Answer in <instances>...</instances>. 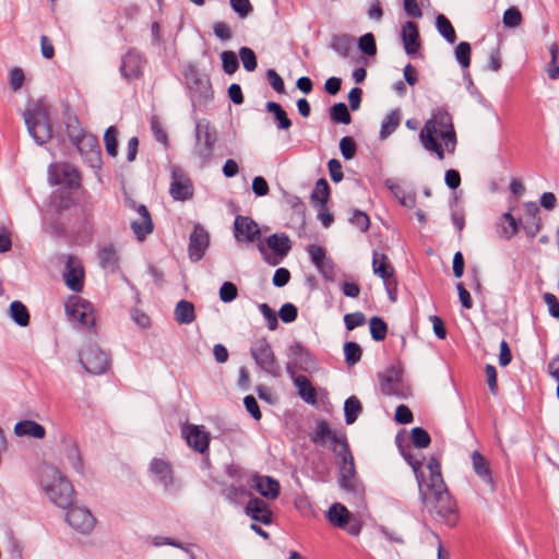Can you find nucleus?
<instances>
[{
	"label": "nucleus",
	"mask_w": 559,
	"mask_h": 559,
	"mask_svg": "<svg viewBox=\"0 0 559 559\" xmlns=\"http://www.w3.org/2000/svg\"><path fill=\"white\" fill-rule=\"evenodd\" d=\"M419 140L424 148L433 152L439 159L444 158V151L453 153L456 135L451 116L443 110L435 112L421 129Z\"/></svg>",
	"instance_id": "obj_1"
},
{
	"label": "nucleus",
	"mask_w": 559,
	"mask_h": 559,
	"mask_svg": "<svg viewBox=\"0 0 559 559\" xmlns=\"http://www.w3.org/2000/svg\"><path fill=\"white\" fill-rule=\"evenodd\" d=\"M418 490L421 502L433 519L449 526H454L457 523V506L447 485L428 488L420 486Z\"/></svg>",
	"instance_id": "obj_2"
},
{
	"label": "nucleus",
	"mask_w": 559,
	"mask_h": 559,
	"mask_svg": "<svg viewBox=\"0 0 559 559\" xmlns=\"http://www.w3.org/2000/svg\"><path fill=\"white\" fill-rule=\"evenodd\" d=\"M44 489L56 506L68 508L74 500L72 484L53 466H46L41 475Z\"/></svg>",
	"instance_id": "obj_3"
},
{
	"label": "nucleus",
	"mask_w": 559,
	"mask_h": 559,
	"mask_svg": "<svg viewBox=\"0 0 559 559\" xmlns=\"http://www.w3.org/2000/svg\"><path fill=\"white\" fill-rule=\"evenodd\" d=\"M24 120L36 143L44 144L52 136L48 111L44 104L36 103L24 111Z\"/></svg>",
	"instance_id": "obj_4"
},
{
	"label": "nucleus",
	"mask_w": 559,
	"mask_h": 559,
	"mask_svg": "<svg viewBox=\"0 0 559 559\" xmlns=\"http://www.w3.org/2000/svg\"><path fill=\"white\" fill-rule=\"evenodd\" d=\"M257 247L263 260L274 266L287 255L292 242L285 234H274L267 237L265 241H259Z\"/></svg>",
	"instance_id": "obj_5"
},
{
	"label": "nucleus",
	"mask_w": 559,
	"mask_h": 559,
	"mask_svg": "<svg viewBox=\"0 0 559 559\" xmlns=\"http://www.w3.org/2000/svg\"><path fill=\"white\" fill-rule=\"evenodd\" d=\"M337 456L342 459L340 467V485L341 487L352 493L361 495L364 488L356 477L354 457L349 450L348 444H343Z\"/></svg>",
	"instance_id": "obj_6"
},
{
	"label": "nucleus",
	"mask_w": 559,
	"mask_h": 559,
	"mask_svg": "<svg viewBox=\"0 0 559 559\" xmlns=\"http://www.w3.org/2000/svg\"><path fill=\"white\" fill-rule=\"evenodd\" d=\"M326 518L332 525L346 531L352 536L360 534L362 527L360 520L342 503H333L326 512Z\"/></svg>",
	"instance_id": "obj_7"
},
{
	"label": "nucleus",
	"mask_w": 559,
	"mask_h": 559,
	"mask_svg": "<svg viewBox=\"0 0 559 559\" xmlns=\"http://www.w3.org/2000/svg\"><path fill=\"white\" fill-rule=\"evenodd\" d=\"M197 143L194 154L203 162H207L216 142V132L207 122L199 121L195 126Z\"/></svg>",
	"instance_id": "obj_8"
},
{
	"label": "nucleus",
	"mask_w": 559,
	"mask_h": 559,
	"mask_svg": "<svg viewBox=\"0 0 559 559\" xmlns=\"http://www.w3.org/2000/svg\"><path fill=\"white\" fill-rule=\"evenodd\" d=\"M372 270L376 275L384 281L390 299L395 301L396 283L393 278L394 269L390 263L389 258L384 253L374 251L372 257Z\"/></svg>",
	"instance_id": "obj_9"
},
{
	"label": "nucleus",
	"mask_w": 559,
	"mask_h": 559,
	"mask_svg": "<svg viewBox=\"0 0 559 559\" xmlns=\"http://www.w3.org/2000/svg\"><path fill=\"white\" fill-rule=\"evenodd\" d=\"M80 361L92 374H100L107 370L108 360L104 352L96 345H90L80 354Z\"/></svg>",
	"instance_id": "obj_10"
},
{
	"label": "nucleus",
	"mask_w": 559,
	"mask_h": 559,
	"mask_svg": "<svg viewBox=\"0 0 559 559\" xmlns=\"http://www.w3.org/2000/svg\"><path fill=\"white\" fill-rule=\"evenodd\" d=\"M251 355L263 370L271 374H277L278 365L274 353L265 338L259 340L252 345Z\"/></svg>",
	"instance_id": "obj_11"
},
{
	"label": "nucleus",
	"mask_w": 559,
	"mask_h": 559,
	"mask_svg": "<svg viewBox=\"0 0 559 559\" xmlns=\"http://www.w3.org/2000/svg\"><path fill=\"white\" fill-rule=\"evenodd\" d=\"M181 435L194 451L204 453L209 450L211 435L203 426L186 424L181 428Z\"/></svg>",
	"instance_id": "obj_12"
},
{
	"label": "nucleus",
	"mask_w": 559,
	"mask_h": 559,
	"mask_svg": "<svg viewBox=\"0 0 559 559\" xmlns=\"http://www.w3.org/2000/svg\"><path fill=\"white\" fill-rule=\"evenodd\" d=\"M234 237L238 242L260 241L261 230L252 218L237 215L234 222Z\"/></svg>",
	"instance_id": "obj_13"
},
{
	"label": "nucleus",
	"mask_w": 559,
	"mask_h": 559,
	"mask_svg": "<svg viewBox=\"0 0 559 559\" xmlns=\"http://www.w3.org/2000/svg\"><path fill=\"white\" fill-rule=\"evenodd\" d=\"M169 193L177 201H186L193 195V186L190 178L178 167L171 169Z\"/></svg>",
	"instance_id": "obj_14"
},
{
	"label": "nucleus",
	"mask_w": 559,
	"mask_h": 559,
	"mask_svg": "<svg viewBox=\"0 0 559 559\" xmlns=\"http://www.w3.org/2000/svg\"><path fill=\"white\" fill-rule=\"evenodd\" d=\"M50 179L55 185L76 187L80 185L79 170L69 164H53L49 167Z\"/></svg>",
	"instance_id": "obj_15"
},
{
	"label": "nucleus",
	"mask_w": 559,
	"mask_h": 559,
	"mask_svg": "<svg viewBox=\"0 0 559 559\" xmlns=\"http://www.w3.org/2000/svg\"><path fill=\"white\" fill-rule=\"evenodd\" d=\"M311 440L312 442L320 445L331 443L332 450L336 454H338L340 450H342L343 444H348L344 437L337 436L330 429L329 424L325 420L318 421Z\"/></svg>",
	"instance_id": "obj_16"
},
{
	"label": "nucleus",
	"mask_w": 559,
	"mask_h": 559,
	"mask_svg": "<svg viewBox=\"0 0 559 559\" xmlns=\"http://www.w3.org/2000/svg\"><path fill=\"white\" fill-rule=\"evenodd\" d=\"M145 62L144 57L140 52L129 50L122 58L120 72L128 81L140 79L143 75Z\"/></svg>",
	"instance_id": "obj_17"
},
{
	"label": "nucleus",
	"mask_w": 559,
	"mask_h": 559,
	"mask_svg": "<svg viewBox=\"0 0 559 559\" xmlns=\"http://www.w3.org/2000/svg\"><path fill=\"white\" fill-rule=\"evenodd\" d=\"M67 522L75 531L81 533H88L95 525V519L93 514L85 508L72 507L67 512Z\"/></svg>",
	"instance_id": "obj_18"
},
{
	"label": "nucleus",
	"mask_w": 559,
	"mask_h": 559,
	"mask_svg": "<svg viewBox=\"0 0 559 559\" xmlns=\"http://www.w3.org/2000/svg\"><path fill=\"white\" fill-rule=\"evenodd\" d=\"M209 243H210V237H209L207 231L199 225L194 226V228L190 235V238H189V248H188L189 257H190L191 261L197 262V261L201 260L209 247Z\"/></svg>",
	"instance_id": "obj_19"
},
{
	"label": "nucleus",
	"mask_w": 559,
	"mask_h": 559,
	"mask_svg": "<svg viewBox=\"0 0 559 559\" xmlns=\"http://www.w3.org/2000/svg\"><path fill=\"white\" fill-rule=\"evenodd\" d=\"M64 282L69 288L79 292L83 287L84 270L78 258L69 255L66 264Z\"/></svg>",
	"instance_id": "obj_20"
},
{
	"label": "nucleus",
	"mask_w": 559,
	"mask_h": 559,
	"mask_svg": "<svg viewBox=\"0 0 559 559\" xmlns=\"http://www.w3.org/2000/svg\"><path fill=\"white\" fill-rule=\"evenodd\" d=\"M73 144L78 147L81 154L86 153L90 155V160L93 166L100 163V147L96 136L84 132L78 139H74Z\"/></svg>",
	"instance_id": "obj_21"
},
{
	"label": "nucleus",
	"mask_w": 559,
	"mask_h": 559,
	"mask_svg": "<svg viewBox=\"0 0 559 559\" xmlns=\"http://www.w3.org/2000/svg\"><path fill=\"white\" fill-rule=\"evenodd\" d=\"M249 485L266 499L273 500L280 495V483L270 476L253 475Z\"/></svg>",
	"instance_id": "obj_22"
},
{
	"label": "nucleus",
	"mask_w": 559,
	"mask_h": 559,
	"mask_svg": "<svg viewBox=\"0 0 559 559\" xmlns=\"http://www.w3.org/2000/svg\"><path fill=\"white\" fill-rule=\"evenodd\" d=\"M150 471L165 488L174 485L175 474L169 461L165 459H153L150 464Z\"/></svg>",
	"instance_id": "obj_23"
},
{
	"label": "nucleus",
	"mask_w": 559,
	"mask_h": 559,
	"mask_svg": "<svg viewBox=\"0 0 559 559\" xmlns=\"http://www.w3.org/2000/svg\"><path fill=\"white\" fill-rule=\"evenodd\" d=\"M139 217L131 223V228L138 240H143L153 231V222L147 207L140 204L136 209Z\"/></svg>",
	"instance_id": "obj_24"
},
{
	"label": "nucleus",
	"mask_w": 559,
	"mask_h": 559,
	"mask_svg": "<svg viewBox=\"0 0 559 559\" xmlns=\"http://www.w3.org/2000/svg\"><path fill=\"white\" fill-rule=\"evenodd\" d=\"M471 457L475 473L488 486L489 492H493L495 481L491 476V469L488 460L478 451H474Z\"/></svg>",
	"instance_id": "obj_25"
},
{
	"label": "nucleus",
	"mask_w": 559,
	"mask_h": 559,
	"mask_svg": "<svg viewBox=\"0 0 559 559\" xmlns=\"http://www.w3.org/2000/svg\"><path fill=\"white\" fill-rule=\"evenodd\" d=\"M402 40L405 52L407 55H415L420 48L418 26L415 22L407 21L402 26Z\"/></svg>",
	"instance_id": "obj_26"
},
{
	"label": "nucleus",
	"mask_w": 559,
	"mask_h": 559,
	"mask_svg": "<svg viewBox=\"0 0 559 559\" xmlns=\"http://www.w3.org/2000/svg\"><path fill=\"white\" fill-rule=\"evenodd\" d=\"M246 513L257 522H261L266 525L272 522V512L269 509L267 503L260 498H252L249 500L246 507Z\"/></svg>",
	"instance_id": "obj_27"
},
{
	"label": "nucleus",
	"mask_w": 559,
	"mask_h": 559,
	"mask_svg": "<svg viewBox=\"0 0 559 559\" xmlns=\"http://www.w3.org/2000/svg\"><path fill=\"white\" fill-rule=\"evenodd\" d=\"M13 430L17 437L44 439L46 436L45 427L31 419L21 420L16 423Z\"/></svg>",
	"instance_id": "obj_28"
},
{
	"label": "nucleus",
	"mask_w": 559,
	"mask_h": 559,
	"mask_svg": "<svg viewBox=\"0 0 559 559\" xmlns=\"http://www.w3.org/2000/svg\"><path fill=\"white\" fill-rule=\"evenodd\" d=\"M401 372L394 368L389 369L381 376L380 389L385 395H395L400 392L401 388Z\"/></svg>",
	"instance_id": "obj_29"
},
{
	"label": "nucleus",
	"mask_w": 559,
	"mask_h": 559,
	"mask_svg": "<svg viewBox=\"0 0 559 559\" xmlns=\"http://www.w3.org/2000/svg\"><path fill=\"white\" fill-rule=\"evenodd\" d=\"M307 251L311 258L312 263L322 273L332 272V261L326 257V251L323 247L318 245H309Z\"/></svg>",
	"instance_id": "obj_30"
},
{
	"label": "nucleus",
	"mask_w": 559,
	"mask_h": 559,
	"mask_svg": "<svg viewBox=\"0 0 559 559\" xmlns=\"http://www.w3.org/2000/svg\"><path fill=\"white\" fill-rule=\"evenodd\" d=\"M64 308L67 314H93L95 311L91 301L78 295L70 296Z\"/></svg>",
	"instance_id": "obj_31"
},
{
	"label": "nucleus",
	"mask_w": 559,
	"mask_h": 559,
	"mask_svg": "<svg viewBox=\"0 0 559 559\" xmlns=\"http://www.w3.org/2000/svg\"><path fill=\"white\" fill-rule=\"evenodd\" d=\"M294 384L297 388L299 396L308 404H317V391L310 380L302 374L294 378Z\"/></svg>",
	"instance_id": "obj_32"
},
{
	"label": "nucleus",
	"mask_w": 559,
	"mask_h": 559,
	"mask_svg": "<svg viewBox=\"0 0 559 559\" xmlns=\"http://www.w3.org/2000/svg\"><path fill=\"white\" fill-rule=\"evenodd\" d=\"M330 198V186L325 179H319L316 183V187L311 193V200L312 202L318 205L319 207H322L324 210V206L326 205Z\"/></svg>",
	"instance_id": "obj_33"
},
{
	"label": "nucleus",
	"mask_w": 559,
	"mask_h": 559,
	"mask_svg": "<svg viewBox=\"0 0 559 559\" xmlns=\"http://www.w3.org/2000/svg\"><path fill=\"white\" fill-rule=\"evenodd\" d=\"M401 122V111L400 109L392 110L383 120L381 130H380V139L385 140L389 135H391Z\"/></svg>",
	"instance_id": "obj_34"
},
{
	"label": "nucleus",
	"mask_w": 559,
	"mask_h": 559,
	"mask_svg": "<svg viewBox=\"0 0 559 559\" xmlns=\"http://www.w3.org/2000/svg\"><path fill=\"white\" fill-rule=\"evenodd\" d=\"M265 107L269 112L274 115L278 129L288 130L292 127V120L287 117L286 111L278 103L267 102Z\"/></svg>",
	"instance_id": "obj_35"
},
{
	"label": "nucleus",
	"mask_w": 559,
	"mask_h": 559,
	"mask_svg": "<svg viewBox=\"0 0 559 559\" xmlns=\"http://www.w3.org/2000/svg\"><path fill=\"white\" fill-rule=\"evenodd\" d=\"M354 39L346 34L335 35L331 41V48L336 51L340 56L346 58L353 48Z\"/></svg>",
	"instance_id": "obj_36"
},
{
	"label": "nucleus",
	"mask_w": 559,
	"mask_h": 559,
	"mask_svg": "<svg viewBox=\"0 0 559 559\" xmlns=\"http://www.w3.org/2000/svg\"><path fill=\"white\" fill-rule=\"evenodd\" d=\"M99 263L104 269H116L118 266L119 258L114 246L108 245L102 248L98 252Z\"/></svg>",
	"instance_id": "obj_37"
},
{
	"label": "nucleus",
	"mask_w": 559,
	"mask_h": 559,
	"mask_svg": "<svg viewBox=\"0 0 559 559\" xmlns=\"http://www.w3.org/2000/svg\"><path fill=\"white\" fill-rule=\"evenodd\" d=\"M427 468L430 472L429 481L425 488L428 487H440L441 485H445L442 473H441V464L438 459L430 457L427 464Z\"/></svg>",
	"instance_id": "obj_38"
},
{
	"label": "nucleus",
	"mask_w": 559,
	"mask_h": 559,
	"mask_svg": "<svg viewBox=\"0 0 559 559\" xmlns=\"http://www.w3.org/2000/svg\"><path fill=\"white\" fill-rule=\"evenodd\" d=\"M362 407L360 401L352 395L344 403L345 421L352 425L356 421L358 415L361 413Z\"/></svg>",
	"instance_id": "obj_39"
},
{
	"label": "nucleus",
	"mask_w": 559,
	"mask_h": 559,
	"mask_svg": "<svg viewBox=\"0 0 559 559\" xmlns=\"http://www.w3.org/2000/svg\"><path fill=\"white\" fill-rule=\"evenodd\" d=\"M436 27L438 32L450 43L454 44L456 40V34L453 25L449 21V19L443 15L439 14L436 19Z\"/></svg>",
	"instance_id": "obj_40"
},
{
	"label": "nucleus",
	"mask_w": 559,
	"mask_h": 559,
	"mask_svg": "<svg viewBox=\"0 0 559 559\" xmlns=\"http://www.w3.org/2000/svg\"><path fill=\"white\" fill-rule=\"evenodd\" d=\"M519 230V225L516 219L512 216L510 212L503 214L501 217V228L500 234L501 237L506 239H511Z\"/></svg>",
	"instance_id": "obj_41"
},
{
	"label": "nucleus",
	"mask_w": 559,
	"mask_h": 559,
	"mask_svg": "<svg viewBox=\"0 0 559 559\" xmlns=\"http://www.w3.org/2000/svg\"><path fill=\"white\" fill-rule=\"evenodd\" d=\"M549 52H550V61L548 62L546 67V72L549 79L551 80H558L559 79V46L556 43H552L549 46Z\"/></svg>",
	"instance_id": "obj_42"
},
{
	"label": "nucleus",
	"mask_w": 559,
	"mask_h": 559,
	"mask_svg": "<svg viewBox=\"0 0 559 559\" xmlns=\"http://www.w3.org/2000/svg\"><path fill=\"white\" fill-rule=\"evenodd\" d=\"M105 148L108 155L116 157L118 155V130L116 127H109L104 134Z\"/></svg>",
	"instance_id": "obj_43"
},
{
	"label": "nucleus",
	"mask_w": 559,
	"mask_h": 559,
	"mask_svg": "<svg viewBox=\"0 0 559 559\" xmlns=\"http://www.w3.org/2000/svg\"><path fill=\"white\" fill-rule=\"evenodd\" d=\"M330 115L331 119L338 123L348 124L352 121V116L344 103L334 104L330 109Z\"/></svg>",
	"instance_id": "obj_44"
},
{
	"label": "nucleus",
	"mask_w": 559,
	"mask_h": 559,
	"mask_svg": "<svg viewBox=\"0 0 559 559\" xmlns=\"http://www.w3.org/2000/svg\"><path fill=\"white\" fill-rule=\"evenodd\" d=\"M370 333L374 341H383L386 336L388 325L380 317H371Z\"/></svg>",
	"instance_id": "obj_45"
},
{
	"label": "nucleus",
	"mask_w": 559,
	"mask_h": 559,
	"mask_svg": "<svg viewBox=\"0 0 559 559\" xmlns=\"http://www.w3.org/2000/svg\"><path fill=\"white\" fill-rule=\"evenodd\" d=\"M344 354L346 364L354 366L361 359V347L355 342H347L344 344Z\"/></svg>",
	"instance_id": "obj_46"
},
{
	"label": "nucleus",
	"mask_w": 559,
	"mask_h": 559,
	"mask_svg": "<svg viewBox=\"0 0 559 559\" xmlns=\"http://www.w3.org/2000/svg\"><path fill=\"white\" fill-rule=\"evenodd\" d=\"M72 326L79 332L94 333L95 317H71Z\"/></svg>",
	"instance_id": "obj_47"
},
{
	"label": "nucleus",
	"mask_w": 559,
	"mask_h": 559,
	"mask_svg": "<svg viewBox=\"0 0 559 559\" xmlns=\"http://www.w3.org/2000/svg\"><path fill=\"white\" fill-rule=\"evenodd\" d=\"M66 130L71 141L81 136L85 131L76 116L68 114L66 117Z\"/></svg>",
	"instance_id": "obj_48"
},
{
	"label": "nucleus",
	"mask_w": 559,
	"mask_h": 559,
	"mask_svg": "<svg viewBox=\"0 0 559 559\" xmlns=\"http://www.w3.org/2000/svg\"><path fill=\"white\" fill-rule=\"evenodd\" d=\"M412 442L416 448L426 449L430 444L429 433L421 427H415L411 432Z\"/></svg>",
	"instance_id": "obj_49"
},
{
	"label": "nucleus",
	"mask_w": 559,
	"mask_h": 559,
	"mask_svg": "<svg viewBox=\"0 0 559 559\" xmlns=\"http://www.w3.org/2000/svg\"><path fill=\"white\" fill-rule=\"evenodd\" d=\"M239 57L242 62L243 68L252 72L257 69V57L254 51L251 48L242 47L239 50Z\"/></svg>",
	"instance_id": "obj_50"
},
{
	"label": "nucleus",
	"mask_w": 559,
	"mask_h": 559,
	"mask_svg": "<svg viewBox=\"0 0 559 559\" xmlns=\"http://www.w3.org/2000/svg\"><path fill=\"white\" fill-rule=\"evenodd\" d=\"M455 57L463 68H468L471 64V45L467 41L460 43L455 48Z\"/></svg>",
	"instance_id": "obj_51"
},
{
	"label": "nucleus",
	"mask_w": 559,
	"mask_h": 559,
	"mask_svg": "<svg viewBox=\"0 0 559 559\" xmlns=\"http://www.w3.org/2000/svg\"><path fill=\"white\" fill-rule=\"evenodd\" d=\"M221 59L225 73L234 74L238 70L239 63L235 52L224 51L221 55Z\"/></svg>",
	"instance_id": "obj_52"
},
{
	"label": "nucleus",
	"mask_w": 559,
	"mask_h": 559,
	"mask_svg": "<svg viewBox=\"0 0 559 559\" xmlns=\"http://www.w3.org/2000/svg\"><path fill=\"white\" fill-rule=\"evenodd\" d=\"M359 49L368 56H374L377 52V45L374 37L371 33L362 35L358 40Z\"/></svg>",
	"instance_id": "obj_53"
},
{
	"label": "nucleus",
	"mask_w": 559,
	"mask_h": 559,
	"mask_svg": "<svg viewBox=\"0 0 559 559\" xmlns=\"http://www.w3.org/2000/svg\"><path fill=\"white\" fill-rule=\"evenodd\" d=\"M503 24L509 27H516L522 22V14L515 7L509 8L503 13Z\"/></svg>",
	"instance_id": "obj_54"
},
{
	"label": "nucleus",
	"mask_w": 559,
	"mask_h": 559,
	"mask_svg": "<svg viewBox=\"0 0 559 559\" xmlns=\"http://www.w3.org/2000/svg\"><path fill=\"white\" fill-rule=\"evenodd\" d=\"M151 129L154 134V138L159 143L167 145L168 144V135L166 131L164 130L159 119L157 116H153L151 118Z\"/></svg>",
	"instance_id": "obj_55"
},
{
	"label": "nucleus",
	"mask_w": 559,
	"mask_h": 559,
	"mask_svg": "<svg viewBox=\"0 0 559 559\" xmlns=\"http://www.w3.org/2000/svg\"><path fill=\"white\" fill-rule=\"evenodd\" d=\"M231 9L239 17H247L253 10L249 0H229Z\"/></svg>",
	"instance_id": "obj_56"
},
{
	"label": "nucleus",
	"mask_w": 559,
	"mask_h": 559,
	"mask_svg": "<svg viewBox=\"0 0 559 559\" xmlns=\"http://www.w3.org/2000/svg\"><path fill=\"white\" fill-rule=\"evenodd\" d=\"M349 222L358 227L361 231H367L370 225L369 216L365 212L358 210L353 212Z\"/></svg>",
	"instance_id": "obj_57"
},
{
	"label": "nucleus",
	"mask_w": 559,
	"mask_h": 559,
	"mask_svg": "<svg viewBox=\"0 0 559 559\" xmlns=\"http://www.w3.org/2000/svg\"><path fill=\"white\" fill-rule=\"evenodd\" d=\"M340 150L345 159H352L356 154V144L349 136H344L340 141Z\"/></svg>",
	"instance_id": "obj_58"
},
{
	"label": "nucleus",
	"mask_w": 559,
	"mask_h": 559,
	"mask_svg": "<svg viewBox=\"0 0 559 559\" xmlns=\"http://www.w3.org/2000/svg\"><path fill=\"white\" fill-rule=\"evenodd\" d=\"M10 87L13 92H17L24 84V72L21 68H13L9 73Z\"/></svg>",
	"instance_id": "obj_59"
},
{
	"label": "nucleus",
	"mask_w": 559,
	"mask_h": 559,
	"mask_svg": "<svg viewBox=\"0 0 559 559\" xmlns=\"http://www.w3.org/2000/svg\"><path fill=\"white\" fill-rule=\"evenodd\" d=\"M238 290L235 284L225 282L219 289V298L224 302H230L237 297Z\"/></svg>",
	"instance_id": "obj_60"
},
{
	"label": "nucleus",
	"mask_w": 559,
	"mask_h": 559,
	"mask_svg": "<svg viewBox=\"0 0 559 559\" xmlns=\"http://www.w3.org/2000/svg\"><path fill=\"white\" fill-rule=\"evenodd\" d=\"M404 457L414 471L416 480L418 483V489H419L420 486H424V474L421 471V462L411 454H405Z\"/></svg>",
	"instance_id": "obj_61"
},
{
	"label": "nucleus",
	"mask_w": 559,
	"mask_h": 559,
	"mask_svg": "<svg viewBox=\"0 0 559 559\" xmlns=\"http://www.w3.org/2000/svg\"><path fill=\"white\" fill-rule=\"evenodd\" d=\"M243 404L247 412L257 420L261 419L262 414L259 404L253 395H247L243 399Z\"/></svg>",
	"instance_id": "obj_62"
},
{
	"label": "nucleus",
	"mask_w": 559,
	"mask_h": 559,
	"mask_svg": "<svg viewBox=\"0 0 559 559\" xmlns=\"http://www.w3.org/2000/svg\"><path fill=\"white\" fill-rule=\"evenodd\" d=\"M394 417L399 424H403V425L411 424L413 421V413L404 404H401L396 407Z\"/></svg>",
	"instance_id": "obj_63"
},
{
	"label": "nucleus",
	"mask_w": 559,
	"mask_h": 559,
	"mask_svg": "<svg viewBox=\"0 0 559 559\" xmlns=\"http://www.w3.org/2000/svg\"><path fill=\"white\" fill-rule=\"evenodd\" d=\"M267 80L270 85L277 92V93H284L285 92V85L283 79L280 76V74L273 70L270 69L266 73Z\"/></svg>",
	"instance_id": "obj_64"
}]
</instances>
